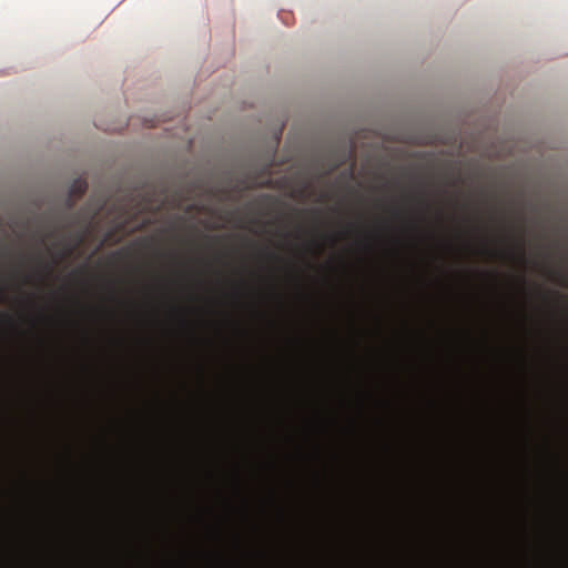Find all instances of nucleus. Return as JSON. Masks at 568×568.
I'll return each mask as SVG.
<instances>
[{
  "label": "nucleus",
  "instance_id": "f257e3e1",
  "mask_svg": "<svg viewBox=\"0 0 568 568\" xmlns=\"http://www.w3.org/2000/svg\"><path fill=\"white\" fill-rule=\"evenodd\" d=\"M88 189L87 181L83 179H77L73 181L71 187H70V197L73 200L80 199Z\"/></svg>",
  "mask_w": 568,
  "mask_h": 568
},
{
  "label": "nucleus",
  "instance_id": "f03ea898",
  "mask_svg": "<svg viewBox=\"0 0 568 568\" xmlns=\"http://www.w3.org/2000/svg\"><path fill=\"white\" fill-rule=\"evenodd\" d=\"M6 296H7L6 287L0 284V303H3L6 301Z\"/></svg>",
  "mask_w": 568,
  "mask_h": 568
},
{
  "label": "nucleus",
  "instance_id": "7ed1b4c3",
  "mask_svg": "<svg viewBox=\"0 0 568 568\" xmlns=\"http://www.w3.org/2000/svg\"><path fill=\"white\" fill-rule=\"evenodd\" d=\"M0 318H1L2 321H4L6 323H12V318H11V316H10V315H8V314H6V313L0 312Z\"/></svg>",
  "mask_w": 568,
  "mask_h": 568
},
{
  "label": "nucleus",
  "instance_id": "20e7f679",
  "mask_svg": "<svg viewBox=\"0 0 568 568\" xmlns=\"http://www.w3.org/2000/svg\"><path fill=\"white\" fill-rule=\"evenodd\" d=\"M518 250H519L520 258L525 260V248H524V243L523 242L518 245Z\"/></svg>",
  "mask_w": 568,
  "mask_h": 568
},
{
  "label": "nucleus",
  "instance_id": "39448f33",
  "mask_svg": "<svg viewBox=\"0 0 568 568\" xmlns=\"http://www.w3.org/2000/svg\"><path fill=\"white\" fill-rule=\"evenodd\" d=\"M84 272H85L84 268H78V270L73 271L72 274L78 276V275L84 274Z\"/></svg>",
  "mask_w": 568,
  "mask_h": 568
}]
</instances>
